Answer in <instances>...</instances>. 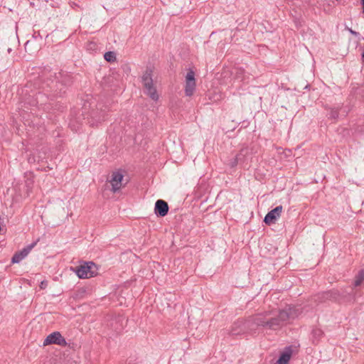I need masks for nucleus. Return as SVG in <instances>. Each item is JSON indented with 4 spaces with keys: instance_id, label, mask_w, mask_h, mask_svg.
<instances>
[{
    "instance_id": "6",
    "label": "nucleus",
    "mask_w": 364,
    "mask_h": 364,
    "mask_svg": "<svg viewBox=\"0 0 364 364\" xmlns=\"http://www.w3.org/2000/svg\"><path fill=\"white\" fill-rule=\"evenodd\" d=\"M39 241L38 239L36 241L32 242L31 244L27 245L23 247L21 250L15 252L11 258L12 263H18L23 259H24L28 254L31 252V250L36 245L37 242Z\"/></svg>"
},
{
    "instance_id": "18",
    "label": "nucleus",
    "mask_w": 364,
    "mask_h": 364,
    "mask_svg": "<svg viewBox=\"0 0 364 364\" xmlns=\"http://www.w3.org/2000/svg\"><path fill=\"white\" fill-rule=\"evenodd\" d=\"M328 114L329 119H338L339 114L338 109L337 108H332Z\"/></svg>"
},
{
    "instance_id": "8",
    "label": "nucleus",
    "mask_w": 364,
    "mask_h": 364,
    "mask_svg": "<svg viewBox=\"0 0 364 364\" xmlns=\"http://www.w3.org/2000/svg\"><path fill=\"white\" fill-rule=\"evenodd\" d=\"M123 178L124 176L120 171H114L112 173L109 181L111 183L112 192L116 193L121 189Z\"/></svg>"
},
{
    "instance_id": "1",
    "label": "nucleus",
    "mask_w": 364,
    "mask_h": 364,
    "mask_svg": "<svg viewBox=\"0 0 364 364\" xmlns=\"http://www.w3.org/2000/svg\"><path fill=\"white\" fill-rule=\"evenodd\" d=\"M300 314L295 306H287L283 309H272L257 314L250 321L257 327L266 330L279 331L296 318Z\"/></svg>"
},
{
    "instance_id": "22",
    "label": "nucleus",
    "mask_w": 364,
    "mask_h": 364,
    "mask_svg": "<svg viewBox=\"0 0 364 364\" xmlns=\"http://www.w3.org/2000/svg\"><path fill=\"white\" fill-rule=\"evenodd\" d=\"M44 285H46V282H45V281H42V282H41L40 287H41V289H43V288H44Z\"/></svg>"
},
{
    "instance_id": "15",
    "label": "nucleus",
    "mask_w": 364,
    "mask_h": 364,
    "mask_svg": "<svg viewBox=\"0 0 364 364\" xmlns=\"http://www.w3.org/2000/svg\"><path fill=\"white\" fill-rule=\"evenodd\" d=\"M364 281V270L361 269L358 272V274L355 277L354 286H360Z\"/></svg>"
},
{
    "instance_id": "5",
    "label": "nucleus",
    "mask_w": 364,
    "mask_h": 364,
    "mask_svg": "<svg viewBox=\"0 0 364 364\" xmlns=\"http://www.w3.org/2000/svg\"><path fill=\"white\" fill-rule=\"evenodd\" d=\"M195 73L189 70L186 75L185 93L186 96H192L196 89Z\"/></svg>"
},
{
    "instance_id": "10",
    "label": "nucleus",
    "mask_w": 364,
    "mask_h": 364,
    "mask_svg": "<svg viewBox=\"0 0 364 364\" xmlns=\"http://www.w3.org/2000/svg\"><path fill=\"white\" fill-rule=\"evenodd\" d=\"M155 214L160 217H164L168 212V205L163 200H158L155 203L154 208Z\"/></svg>"
},
{
    "instance_id": "7",
    "label": "nucleus",
    "mask_w": 364,
    "mask_h": 364,
    "mask_svg": "<svg viewBox=\"0 0 364 364\" xmlns=\"http://www.w3.org/2000/svg\"><path fill=\"white\" fill-rule=\"evenodd\" d=\"M282 210V205L277 206L265 215L264 222L269 225L275 223L276 220L280 217Z\"/></svg>"
},
{
    "instance_id": "11",
    "label": "nucleus",
    "mask_w": 364,
    "mask_h": 364,
    "mask_svg": "<svg viewBox=\"0 0 364 364\" xmlns=\"http://www.w3.org/2000/svg\"><path fill=\"white\" fill-rule=\"evenodd\" d=\"M291 350L289 347L287 348L274 364H287L291 359Z\"/></svg>"
},
{
    "instance_id": "23",
    "label": "nucleus",
    "mask_w": 364,
    "mask_h": 364,
    "mask_svg": "<svg viewBox=\"0 0 364 364\" xmlns=\"http://www.w3.org/2000/svg\"><path fill=\"white\" fill-rule=\"evenodd\" d=\"M241 324H242V322H237V323H234V326H240Z\"/></svg>"
},
{
    "instance_id": "3",
    "label": "nucleus",
    "mask_w": 364,
    "mask_h": 364,
    "mask_svg": "<svg viewBox=\"0 0 364 364\" xmlns=\"http://www.w3.org/2000/svg\"><path fill=\"white\" fill-rule=\"evenodd\" d=\"M96 266L92 262H85L78 267H76L75 272L79 278H90L95 275Z\"/></svg>"
},
{
    "instance_id": "19",
    "label": "nucleus",
    "mask_w": 364,
    "mask_h": 364,
    "mask_svg": "<svg viewBox=\"0 0 364 364\" xmlns=\"http://www.w3.org/2000/svg\"><path fill=\"white\" fill-rule=\"evenodd\" d=\"M245 151L242 152V155L241 156V162L239 163V164H241L243 166V167L245 168L246 166L245 165V155L247 154V149H244Z\"/></svg>"
},
{
    "instance_id": "26",
    "label": "nucleus",
    "mask_w": 364,
    "mask_h": 364,
    "mask_svg": "<svg viewBox=\"0 0 364 364\" xmlns=\"http://www.w3.org/2000/svg\"><path fill=\"white\" fill-rule=\"evenodd\" d=\"M8 52L9 53L11 52V48H8Z\"/></svg>"
},
{
    "instance_id": "9",
    "label": "nucleus",
    "mask_w": 364,
    "mask_h": 364,
    "mask_svg": "<svg viewBox=\"0 0 364 364\" xmlns=\"http://www.w3.org/2000/svg\"><path fill=\"white\" fill-rule=\"evenodd\" d=\"M50 344H56L65 347L67 346V342L59 331H55L47 336V345Z\"/></svg>"
},
{
    "instance_id": "21",
    "label": "nucleus",
    "mask_w": 364,
    "mask_h": 364,
    "mask_svg": "<svg viewBox=\"0 0 364 364\" xmlns=\"http://www.w3.org/2000/svg\"><path fill=\"white\" fill-rule=\"evenodd\" d=\"M347 29L352 35H353L355 37H358L360 35L358 32L355 31L351 28H348Z\"/></svg>"
},
{
    "instance_id": "13",
    "label": "nucleus",
    "mask_w": 364,
    "mask_h": 364,
    "mask_svg": "<svg viewBox=\"0 0 364 364\" xmlns=\"http://www.w3.org/2000/svg\"><path fill=\"white\" fill-rule=\"evenodd\" d=\"M102 113L100 116L97 117L95 113H93L92 120L90 121L89 123L92 125H97L98 123H100L102 121H104L105 119V110H102Z\"/></svg>"
},
{
    "instance_id": "12",
    "label": "nucleus",
    "mask_w": 364,
    "mask_h": 364,
    "mask_svg": "<svg viewBox=\"0 0 364 364\" xmlns=\"http://www.w3.org/2000/svg\"><path fill=\"white\" fill-rule=\"evenodd\" d=\"M245 150L242 149L234 158L231 159L228 162V166L231 168H235L240 162H241V156Z\"/></svg>"
},
{
    "instance_id": "20",
    "label": "nucleus",
    "mask_w": 364,
    "mask_h": 364,
    "mask_svg": "<svg viewBox=\"0 0 364 364\" xmlns=\"http://www.w3.org/2000/svg\"><path fill=\"white\" fill-rule=\"evenodd\" d=\"M242 330H236L235 329V328L233 327L230 331V333L232 335H239L242 333Z\"/></svg>"
},
{
    "instance_id": "25",
    "label": "nucleus",
    "mask_w": 364,
    "mask_h": 364,
    "mask_svg": "<svg viewBox=\"0 0 364 364\" xmlns=\"http://www.w3.org/2000/svg\"><path fill=\"white\" fill-rule=\"evenodd\" d=\"M43 346H46V339H44L43 341Z\"/></svg>"
},
{
    "instance_id": "16",
    "label": "nucleus",
    "mask_w": 364,
    "mask_h": 364,
    "mask_svg": "<svg viewBox=\"0 0 364 364\" xmlns=\"http://www.w3.org/2000/svg\"><path fill=\"white\" fill-rule=\"evenodd\" d=\"M104 58L107 62H114L116 60V54L114 52L108 51L105 53Z\"/></svg>"
},
{
    "instance_id": "24",
    "label": "nucleus",
    "mask_w": 364,
    "mask_h": 364,
    "mask_svg": "<svg viewBox=\"0 0 364 364\" xmlns=\"http://www.w3.org/2000/svg\"><path fill=\"white\" fill-rule=\"evenodd\" d=\"M361 3L363 5V12L364 13V0H362Z\"/></svg>"
},
{
    "instance_id": "2",
    "label": "nucleus",
    "mask_w": 364,
    "mask_h": 364,
    "mask_svg": "<svg viewBox=\"0 0 364 364\" xmlns=\"http://www.w3.org/2000/svg\"><path fill=\"white\" fill-rule=\"evenodd\" d=\"M152 73V69L147 68L141 77V82L144 89V93L152 100L157 101L159 99V95L154 84Z\"/></svg>"
},
{
    "instance_id": "4",
    "label": "nucleus",
    "mask_w": 364,
    "mask_h": 364,
    "mask_svg": "<svg viewBox=\"0 0 364 364\" xmlns=\"http://www.w3.org/2000/svg\"><path fill=\"white\" fill-rule=\"evenodd\" d=\"M343 298V294L340 293L339 291L335 289L323 292L317 296V299L320 302L326 301V300H331L341 302Z\"/></svg>"
},
{
    "instance_id": "14",
    "label": "nucleus",
    "mask_w": 364,
    "mask_h": 364,
    "mask_svg": "<svg viewBox=\"0 0 364 364\" xmlns=\"http://www.w3.org/2000/svg\"><path fill=\"white\" fill-rule=\"evenodd\" d=\"M312 338H313V342H318V341L322 338L323 335V332L320 328H314L312 330Z\"/></svg>"
},
{
    "instance_id": "17",
    "label": "nucleus",
    "mask_w": 364,
    "mask_h": 364,
    "mask_svg": "<svg viewBox=\"0 0 364 364\" xmlns=\"http://www.w3.org/2000/svg\"><path fill=\"white\" fill-rule=\"evenodd\" d=\"M245 70L242 68H236L235 69V76L236 78L242 81L245 80Z\"/></svg>"
}]
</instances>
